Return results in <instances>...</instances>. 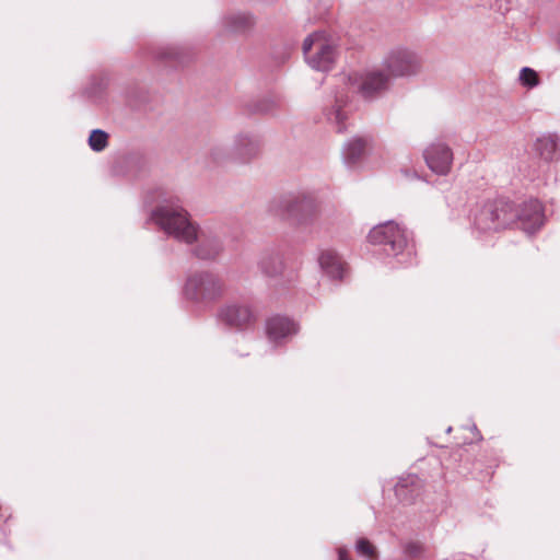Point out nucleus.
I'll return each instance as SVG.
<instances>
[{"label": "nucleus", "mask_w": 560, "mask_h": 560, "mask_svg": "<svg viewBox=\"0 0 560 560\" xmlns=\"http://www.w3.org/2000/svg\"><path fill=\"white\" fill-rule=\"evenodd\" d=\"M149 221L158 225L167 236L187 245L198 241L192 255L201 260H214L223 250L222 240L206 231H199L189 213L178 202L170 201L151 211Z\"/></svg>", "instance_id": "obj_1"}, {"label": "nucleus", "mask_w": 560, "mask_h": 560, "mask_svg": "<svg viewBox=\"0 0 560 560\" xmlns=\"http://www.w3.org/2000/svg\"><path fill=\"white\" fill-rule=\"evenodd\" d=\"M368 238L371 244L381 246L387 257L395 259L393 268L411 265L415 260L411 233L393 220L373 226Z\"/></svg>", "instance_id": "obj_2"}, {"label": "nucleus", "mask_w": 560, "mask_h": 560, "mask_svg": "<svg viewBox=\"0 0 560 560\" xmlns=\"http://www.w3.org/2000/svg\"><path fill=\"white\" fill-rule=\"evenodd\" d=\"M270 211L278 217L291 220L299 226L311 225L317 213L315 198L303 191L288 192L270 205Z\"/></svg>", "instance_id": "obj_3"}, {"label": "nucleus", "mask_w": 560, "mask_h": 560, "mask_svg": "<svg viewBox=\"0 0 560 560\" xmlns=\"http://www.w3.org/2000/svg\"><path fill=\"white\" fill-rule=\"evenodd\" d=\"M224 290V282L217 273L199 270L187 276L182 293L191 303L209 306L223 296Z\"/></svg>", "instance_id": "obj_4"}, {"label": "nucleus", "mask_w": 560, "mask_h": 560, "mask_svg": "<svg viewBox=\"0 0 560 560\" xmlns=\"http://www.w3.org/2000/svg\"><path fill=\"white\" fill-rule=\"evenodd\" d=\"M260 147L261 141L256 133L238 132L234 137L230 151L222 144H214L209 151V158L215 164L224 163L229 160L238 164H246L259 155Z\"/></svg>", "instance_id": "obj_5"}, {"label": "nucleus", "mask_w": 560, "mask_h": 560, "mask_svg": "<svg viewBox=\"0 0 560 560\" xmlns=\"http://www.w3.org/2000/svg\"><path fill=\"white\" fill-rule=\"evenodd\" d=\"M513 205L500 198L487 201L474 214V226L479 232L498 231L514 222Z\"/></svg>", "instance_id": "obj_6"}, {"label": "nucleus", "mask_w": 560, "mask_h": 560, "mask_svg": "<svg viewBox=\"0 0 560 560\" xmlns=\"http://www.w3.org/2000/svg\"><path fill=\"white\" fill-rule=\"evenodd\" d=\"M382 65L389 77L408 78L421 71L422 58L415 49L398 45L388 50Z\"/></svg>", "instance_id": "obj_7"}, {"label": "nucleus", "mask_w": 560, "mask_h": 560, "mask_svg": "<svg viewBox=\"0 0 560 560\" xmlns=\"http://www.w3.org/2000/svg\"><path fill=\"white\" fill-rule=\"evenodd\" d=\"M303 54L312 69L327 72L335 63L336 47L326 38L324 32H314L304 39Z\"/></svg>", "instance_id": "obj_8"}, {"label": "nucleus", "mask_w": 560, "mask_h": 560, "mask_svg": "<svg viewBox=\"0 0 560 560\" xmlns=\"http://www.w3.org/2000/svg\"><path fill=\"white\" fill-rule=\"evenodd\" d=\"M514 221L526 234H534L545 223L544 208L539 200L525 201L518 210L513 208Z\"/></svg>", "instance_id": "obj_9"}, {"label": "nucleus", "mask_w": 560, "mask_h": 560, "mask_svg": "<svg viewBox=\"0 0 560 560\" xmlns=\"http://www.w3.org/2000/svg\"><path fill=\"white\" fill-rule=\"evenodd\" d=\"M217 318L225 326L241 329L253 320L254 313L248 304L231 302L218 310Z\"/></svg>", "instance_id": "obj_10"}, {"label": "nucleus", "mask_w": 560, "mask_h": 560, "mask_svg": "<svg viewBox=\"0 0 560 560\" xmlns=\"http://www.w3.org/2000/svg\"><path fill=\"white\" fill-rule=\"evenodd\" d=\"M389 84V75L381 70H372L360 77L357 82V91L364 100L372 101L387 91Z\"/></svg>", "instance_id": "obj_11"}, {"label": "nucleus", "mask_w": 560, "mask_h": 560, "mask_svg": "<svg viewBox=\"0 0 560 560\" xmlns=\"http://www.w3.org/2000/svg\"><path fill=\"white\" fill-rule=\"evenodd\" d=\"M428 167L438 175H446L453 164V152L444 142H433L424 150Z\"/></svg>", "instance_id": "obj_12"}, {"label": "nucleus", "mask_w": 560, "mask_h": 560, "mask_svg": "<svg viewBox=\"0 0 560 560\" xmlns=\"http://www.w3.org/2000/svg\"><path fill=\"white\" fill-rule=\"evenodd\" d=\"M371 138L368 136H353L342 145L341 158L348 167L358 165L371 145Z\"/></svg>", "instance_id": "obj_13"}, {"label": "nucleus", "mask_w": 560, "mask_h": 560, "mask_svg": "<svg viewBox=\"0 0 560 560\" xmlns=\"http://www.w3.org/2000/svg\"><path fill=\"white\" fill-rule=\"evenodd\" d=\"M298 330L299 328L293 320L280 315L270 317L266 323L267 336L276 345L295 335Z\"/></svg>", "instance_id": "obj_14"}, {"label": "nucleus", "mask_w": 560, "mask_h": 560, "mask_svg": "<svg viewBox=\"0 0 560 560\" xmlns=\"http://www.w3.org/2000/svg\"><path fill=\"white\" fill-rule=\"evenodd\" d=\"M258 268L269 279H278L284 275L285 264L283 256L276 249H266L258 260Z\"/></svg>", "instance_id": "obj_15"}, {"label": "nucleus", "mask_w": 560, "mask_h": 560, "mask_svg": "<svg viewBox=\"0 0 560 560\" xmlns=\"http://www.w3.org/2000/svg\"><path fill=\"white\" fill-rule=\"evenodd\" d=\"M322 271L331 280H341L345 262L334 249H323L317 258Z\"/></svg>", "instance_id": "obj_16"}, {"label": "nucleus", "mask_w": 560, "mask_h": 560, "mask_svg": "<svg viewBox=\"0 0 560 560\" xmlns=\"http://www.w3.org/2000/svg\"><path fill=\"white\" fill-rule=\"evenodd\" d=\"M534 149L542 160L552 162L559 158L560 136L556 132L542 133L536 139Z\"/></svg>", "instance_id": "obj_17"}, {"label": "nucleus", "mask_w": 560, "mask_h": 560, "mask_svg": "<svg viewBox=\"0 0 560 560\" xmlns=\"http://www.w3.org/2000/svg\"><path fill=\"white\" fill-rule=\"evenodd\" d=\"M421 480L417 475H408L395 485V494L402 502H412L419 494Z\"/></svg>", "instance_id": "obj_18"}, {"label": "nucleus", "mask_w": 560, "mask_h": 560, "mask_svg": "<svg viewBox=\"0 0 560 560\" xmlns=\"http://www.w3.org/2000/svg\"><path fill=\"white\" fill-rule=\"evenodd\" d=\"M346 104L347 101L342 96H338L335 98L334 104L324 112L327 121L340 133L347 130L346 120L348 118V112L345 109Z\"/></svg>", "instance_id": "obj_19"}, {"label": "nucleus", "mask_w": 560, "mask_h": 560, "mask_svg": "<svg viewBox=\"0 0 560 560\" xmlns=\"http://www.w3.org/2000/svg\"><path fill=\"white\" fill-rule=\"evenodd\" d=\"M254 24L253 16L245 12H235L222 19L223 27L231 33H241L250 28Z\"/></svg>", "instance_id": "obj_20"}, {"label": "nucleus", "mask_w": 560, "mask_h": 560, "mask_svg": "<svg viewBox=\"0 0 560 560\" xmlns=\"http://www.w3.org/2000/svg\"><path fill=\"white\" fill-rule=\"evenodd\" d=\"M108 143V135L102 129H94L89 137V145L95 152L103 151Z\"/></svg>", "instance_id": "obj_21"}, {"label": "nucleus", "mask_w": 560, "mask_h": 560, "mask_svg": "<svg viewBox=\"0 0 560 560\" xmlns=\"http://www.w3.org/2000/svg\"><path fill=\"white\" fill-rule=\"evenodd\" d=\"M518 80L521 84L527 89H533L539 84L537 72L529 67L521 69Z\"/></svg>", "instance_id": "obj_22"}, {"label": "nucleus", "mask_w": 560, "mask_h": 560, "mask_svg": "<svg viewBox=\"0 0 560 560\" xmlns=\"http://www.w3.org/2000/svg\"><path fill=\"white\" fill-rule=\"evenodd\" d=\"M355 550L359 556H363L369 559H371L375 552L374 546L368 539L364 538H361L357 541Z\"/></svg>", "instance_id": "obj_23"}, {"label": "nucleus", "mask_w": 560, "mask_h": 560, "mask_svg": "<svg viewBox=\"0 0 560 560\" xmlns=\"http://www.w3.org/2000/svg\"><path fill=\"white\" fill-rule=\"evenodd\" d=\"M161 58H178L177 48L167 47L160 54Z\"/></svg>", "instance_id": "obj_24"}, {"label": "nucleus", "mask_w": 560, "mask_h": 560, "mask_svg": "<svg viewBox=\"0 0 560 560\" xmlns=\"http://www.w3.org/2000/svg\"><path fill=\"white\" fill-rule=\"evenodd\" d=\"M420 546L417 544V542H409L407 546H406V549L405 551L410 555V556H416L420 552Z\"/></svg>", "instance_id": "obj_25"}, {"label": "nucleus", "mask_w": 560, "mask_h": 560, "mask_svg": "<svg viewBox=\"0 0 560 560\" xmlns=\"http://www.w3.org/2000/svg\"><path fill=\"white\" fill-rule=\"evenodd\" d=\"M339 560H347V555L345 549H339Z\"/></svg>", "instance_id": "obj_26"}]
</instances>
